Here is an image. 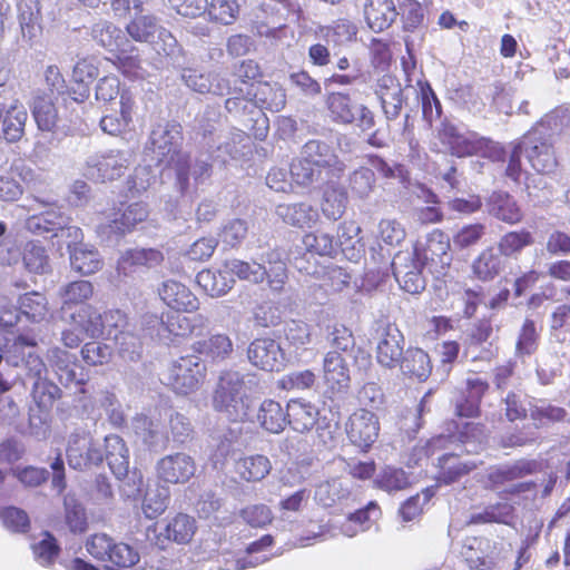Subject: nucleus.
Wrapping results in <instances>:
<instances>
[{
	"mask_svg": "<svg viewBox=\"0 0 570 570\" xmlns=\"http://www.w3.org/2000/svg\"><path fill=\"white\" fill-rule=\"evenodd\" d=\"M323 382L325 385V394L334 400L345 394L350 389V370L337 352H327L323 362Z\"/></svg>",
	"mask_w": 570,
	"mask_h": 570,
	"instance_id": "obj_11",
	"label": "nucleus"
},
{
	"mask_svg": "<svg viewBox=\"0 0 570 570\" xmlns=\"http://www.w3.org/2000/svg\"><path fill=\"white\" fill-rule=\"evenodd\" d=\"M60 218V216L51 213L32 215L27 219V228L33 234L42 235L52 233V235L56 236L58 232L63 228Z\"/></svg>",
	"mask_w": 570,
	"mask_h": 570,
	"instance_id": "obj_62",
	"label": "nucleus"
},
{
	"mask_svg": "<svg viewBox=\"0 0 570 570\" xmlns=\"http://www.w3.org/2000/svg\"><path fill=\"white\" fill-rule=\"evenodd\" d=\"M541 470V463L534 459H519L512 463L491 466L487 481L491 489L532 475Z\"/></svg>",
	"mask_w": 570,
	"mask_h": 570,
	"instance_id": "obj_15",
	"label": "nucleus"
},
{
	"mask_svg": "<svg viewBox=\"0 0 570 570\" xmlns=\"http://www.w3.org/2000/svg\"><path fill=\"white\" fill-rule=\"evenodd\" d=\"M287 405L284 407L279 401L265 399L256 413L258 425L268 433L278 434L287 426Z\"/></svg>",
	"mask_w": 570,
	"mask_h": 570,
	"instance_id": "obj_27",
	"label": "nucleus"
},
{
	"mask_svg": "<svg viewBox=\"0 0 570 570\" xmlns=\"http://www.w3.org/2000/svg\"><path fill=\"white\" fill-rule=\"evenodd\" d=\"M150 149L157 157L158 164L174 167L181 191L189 188L190 155L183 151V127L177 121H168L164 127L150 134Z\"/></svg>",
	"mask_w": 570,
	"mask_h": 570,
	"instance_id": "obj_1",
	"label": "nucleus"
},
{
	"mask_svg": "<svg viewBox=\"0 0 570 570\" xmlns=\"http://www.w3.org/2000/svg\"><path fill=\"white\" fill-rule=\"evenodd\" d=\"M49 362L58 375L60 383L65 386L72 383H76L77 385L86 384V380L83 377L78 379L75 370L70 366L71 364H75V362H71V355L67 351L60 347L51 348L49 352Z\"/></svg>",
	"mask_w": 570,
	"mask_h": 570,
	"instance_id": "obj_41",
	"label": "nucleus"
},
{
	"mask_svg": "<svg viewBox=\"0 0 570 570\" xmlns=\"http://www.w3.org/2000/svg\"><path fill=\"white\" fill-rule=\"evenodd\" d=\"M61 396V389L48 379L35 381L31 389V397L41 412H50Z\"/></svg>",
	"mask_w": 570,
	"mask_h": 570,
	"instance_id": "obj_43",
	"label": "nucleus"
},
{
	"mask_svg": "<svg viewBox=\"0 0 570 570\" xmlns=\"http://www.w3.org/2000/svg\"><path fill=\"white\" fill-rule=\"evenodd\" d=\"M524 157L531 168L539 175H550L558 167V158L551 137L532 128L520 140Z\"/></svg>",
	"mask_w": 570,
	"mask_h": 570,
	"instance_id": "obj_5",
	"label": "nucleus"
},
{
	"mask_svg": "<svg viewBox=\"0 0 570 570\" xmlns=\"http://www.w3.org/2000/svg\"><path fill=\"white\" fill-rule=\"evenodd\" d=\"M206 11L212 21L232 24L238 17L239 6L236 0H210Z\"/></svg>",
	"mask_w": 570,
	"mask_h": 570,
	"instance_id": "obj_57",
	"label": "nucleus"
},
{
	"mask_svg": "<svg viewBox=\"0 0 570 570\" xmlns=\"http://www.w3.org/2000/svg\"><path fill=\"white\" fill-rule=\"evenodd\" d=\"M0 519L6 529L13 533H27L30 519L26 511L16 507H6L0 511Z\"/></svg>",
	"mask_w": 570,
	"mask_h": 570,
	"instance_id": "obj_63",
	"label": "nucleus"
},
{
	"mask_svg": "<svg viewBox=\"0 0 570 570\" xmlns=\"http://www.w3.org/2000/svg\"><path fill=\"white\" fill-rule=\"evenodd\" d=\"M287 425L298 433L311 431L317 423L318 410L311 402L291 400L287 403Z\"/></svg>",
	"mask_w": 570,
	"mask_h": 570,
	"instance_id": "obj_29",
	"label": "nucleus"
},
{
	"mask_svg": "<svg viewBox=\"0 0 570 570\" xmlns=\"http://www.w3.org/2000/svg\"><path fill=\"white\" fill-rule=\"evenodd\" d=\"M227 272L236 275L239 279L248 281L255 284L262 283L268 278L269 286L274 289H281L286 279V269L278 266L275 278H271L264 265L256 262L248 263L239 259H233L226 263Z\"/></svg>",
	"mask_w": 570,
	"mask_h": 570,
	"instance_id": "obj_19",
	"label": "nucleus"
},
{
	"mask_svg": "<svg viewBox=\"0 0 570 570\" xmlns=\"http://www.w3.org/2000/svg\"><path fill=\"white\" fill-rule=\"evenodd\" d=\"M276 214L285 224L301 229L311 228L320 219L318 210L305 202L281 204L276 207Z\"/></svg>",
	"mask_w": 570,
	"mask_h": 570,
	"instance_id": "obj_26",
	"label": "nucleus"
},
{
	"mask_svg": "<svg viewBox=\"0 0 570 570\" xmlns=\"http://www.w3.org/2000/svg\"><path fill=\"white\" fill-rule=\"evenodd\" d=\"M485 206L490 216L505 224L517 225L523 220L521 206L508 191H492L485 200Z\"/></svg>",
	"mask_w": 570,
	"mask_h": 570,
	"instance_id": "obj_20",
	"label": "nucleus"
},
{
	"mask_svg": "<svg viewBox=\"0 0 570 570\" xmlns=\"http://www.w3.org/2000/svg\"><path fill=\"white\" fill-rule=\"evenodd\" d=\"M501 257V254L497 253L493 246L482 249L471 265L473 277L481 282L493 281L503 269Z\"/></svg>",
	"mask_w": 570,
	"mask_h": 570,
	"instance_id": "obj_31",
	"label": "nucleus"
},
{
	"mask_svg": "<svg viewBox=\"0 0 570 570\" xmlns=\"http://www.w3.org/2000/svg\"><path fill=\"white\" fill-rule=\"evenodd\" d=\"M139 559V553L131 546L124 542H115L105 563V569L128 570L136 566Z\"/></svg>",
	"mask_w": 570,
	"mask_h": 570,
	"instance_id": "obj_45",
	"label": "nucleus"
},
{
	"mask_svg": "<svg viewBox=\"0 0 570 570\" xmlns=\"http://www.w3.org/2000/svg\"><path fill=\"white\" fill-rule=\"evenodd\" d=\"M233 77L235 87L245 86L243 97L256 107L269 111H277L284 107V92L261 80L263 72L255 60L246 59L235 66Z\"/></svg>",
	"mask_w": 570,
	"mask_h": 570,
	"instance_id": "obj_2",
	"label": "nucleus"
},
{
	"mask_svg": "<svg viewBox=\"0 0 570 570\" xmlns=\"http://www.w3.org/2000/svg\"><path fill=\"white\" fill-rule=\"evenodd\" d=\"M534 244L533 234L525 229H514L504 233L498 242V252L507 258H518L524 248Z\"/></svg>",
	"mask_w": 570,
	"mask_h": 570,
	"instance_id": "obj_39",
	"label": "nucleus"
},
{
	"mask_svg": "<svg viewBox=\"0 0 570 570\" xmlns=\"http://www.w3.org/2000/svg\"><path fill=\"white\" fill-rule=\"evenodd\" d=\"M376 488L386 492H395L410 485L406 472L401 468L384 466L374 480Z\"/></svg>",
	"mask_w": 570,
	"mask_h": 570,
	"instance_id": "obj_53",
	"label": "nucleus"
},
{
	"mask_svg": "<svg viewBox=\"0 0 570 570\" xmlns=\"http://www.w3.org/2000/svg\"><path fill=\"white\" fill-rule=\"evenodd\" d=\"M134 428L136 434L148 448L157 445L163 436V423L160 417L138 414L134 419Z\"/></svg>",
	"mask_w": 570,
	"mask_h": 570,
	"instance_id": "obj_44",
	"label": "nucleus"
},
{
	"mask_svg": "<svg viewBox=\"0 0 570 570\" xmlns=\"http://www.w3.org/2000/svg\"><path fill=\"white\" fill-rule=\"evenodd\" d=\"M100 315L101 312L94 305L89 304L62 314V318L71 326L78 328L82 335L90 338H97L98 326H100L101 321Z\"/></svg>",
	"mask_w": 570,
	"mask_h": 570,
	"instance_id": "obj_34",
	"label": "nucleus"
},
{
	"mask_svg": "<svg viewBox=\"0 0 570 570\" xmlns=\"http://www.w3.org/2000/svg\"><path fill=\"white\" fill-rule=\"evenodd\" d=\"M363 14L372 31L382 32L393 24L399 12L393 0H365Z\"/></svg>",
	"mask_w": 570,
	"mask_h": 570,
	"instance_id": "obj_22",
	"label": "nucleus"
},
{
	"mask_svg": "<svg viewBox=\"0 0 570 570\" xmlns=\"http://www.w3.org/2000/svg\"><path fill=\"white\" fill-rule=\"evenodd\" d=\"M247 355L249 362L263 371H279L283 366L282 347L278 342L269 337L254 340L248 346Z\"/></svg>",
	"mask_w": 570,
	"mask_h": 570,
	"instance_id": "obj_17",
	"label": "nucleus"
},
{
	"mask_svg": "<svg viewBox=\"0 0 570 570\" xmlns=\"http://www.w3.org/2000/svg\"><path fill=\"white\" fill-rule=\"evenodd\" d=\"M164 261L163 253L153 248H132L126 250L118 261V271L125 275L140 268H150Z\"/></svg>",
	"mask_w": 570,
	"mask_h": 570,
	"instance_id": "obj_28",
	"label": "nucleus"
},
{
	"mask_svg": "<svg viewBox=\"0 0 570 570\" xmlns=\"http://www.w3.org/2000/svg\"><path fill=\"white\" fill-rule=\"evenodd\" d=\"M346 203V191L342 187L331 185L324 189L321 209L327 218L336 220L343 216Z\"/></svg>",
	"mask_w": 570,
	"mask_h": 570,
	"instance_id": "obj_46",
	"label": "nucleus"
},
{
	"mask_svg": "<svg viewBox=\"0 0 570 570\" xmlns=\"http://www.w3.org/2000/svg\"><path fill=\"white\" fill-rule=\"evenodd\" d=\"M439 140L449 147L450 153L456 157L476 155L483 147H488L491 140L479 138L470 139L461 134L458 127L449 121H442L438 130Z\"/></svg>",
	"mask_w": 570,
	"mask_h": 570,
	"instance_id": "obj_14",
	"label": "nucleus"
},
{
	"mask_svg": "<svg viewBox=\"0 0 570 570\" xmlns=\"http://www.w3.org/2000/svg\"><path fill=\"white\" fill-rule=\"evenodd\" d=\"M196 282L212 297L222 296L232 287L224 271L203 269L197 274Z\"/></svg>",
	"mask_w": 570,
	"mask_h": 570,
	"instance_id": "obj_47",
	"label": "nucleus"
},
{
	"mask_svg": "<svg viewBox=\"0 0 570 570\" xmlns=\"http://www.w3.org/2000/svg\"><path fill=\"white\" fill-rule=\"evenodd\" d=\"M325 106L333 122L350 125L355 121V114L350 94L331 91L325 96Z\"/></svg>",
	"mask_w": 570,
	"mask_h": 570,
	"instance_id": "obj_38",
	"label": "nucleus"
},
{
	"mask_svg": "<svg viewBox=\"0 0 570 570\" xmlns=\"http://www.w3.org/2000/svg\"><path fill=\"white\" fill-rule=\"evenodd\" d=\"M213 406L230 422L248 420L253 401L246 392L245 382L239 377H222L213 396Z\"/></svg>",
	"mask_w": 570,
	"mask_h": 570,
	"instance_id": "obj_3",
	"label": "nucleus"
},
{
	"mask_svg": "<svg viewBox=\"0 0 570 570\" xmlns=\"http://www.w3.org/2000/svg\"><path fill=\"white\" fill-rule=\"evenodd\" d=\"M19 311L31 322L42 321L48 313V301L39 292H28L18 299Z\"/></svg>",
	"mask_w": 570,
	"mask_h": 570,
	"instance_id": "obj_49",
	"label": "nucleus"
},
{
	"mask_svg": "<svg viewBox=\"0 0 570 570\" xmlns=\"http://www.w3.org/2000/svg\"><path fill=\"white\" fill-rule=\"evenodd\" d=\"M197 529V521L193 515L177 512L167 519L164 529L156 537V542L161 548H166L167 543L188 544Z\"/></svg>",
	"mask_w": 570,
	"mask_h": 570,
	"instance_id": "obj_12",
	"label": "nucleus"
},
{
	"mask_svg": "<svg viewBox=\"0 0 570 570\" xmlns=\"http://www.w3.org/2000/svg\"><path fill=\"white\" fill-rule=\"evenodd\" d=\"M65 522L70 532L81 534L88 530V518L85 507L73 498H65Z\"/></svg>",
	"mask_w": 570,
	"mask_h": 570,
	"instance_id": "obj_55",
	"label": "nucleus"
},
{
	"mask_svg": "<svg viewBox=\"0 0 570 570\" xmlns=\"http://www.w3.org/2000/svg\"><path fill=\"white\" fill-rule=\"evenodd\" d=\"M207 317L202 314H186L185 312L173 309L163 313L160 318V324L165 332L183 338L190 337L197 331L200 333L207 326Z\"/></svg>",
	"mask_w": 570,
	"mask_h": 570,
	"instance_id": "obj_18",
	"label": "nucleus"
},
{
	"mask_svg": "<svg viewBox=\"0 0 570 570\" xmlns=\"http://www.w3.org/2000/svg\"><path fill=\"white\" fill-rule=\"evenodd\" d=\"M206 379V366L196 355L175 360L165 374V385L179 395H189L200 389Z\"/></svg>",
	"mask_w": 570,
	"mask_h": 570,
	"instance_id": "obj_4",
	"label": "nucleus"
},
{
	"mask_svg": "<svg viewBox=\"0 0 570 570\" xmlns=\"http://www.w3.org/2000/svg\"><path fill=\"white\" fill-rule=\"evenodd\" d=\"M305 249L318 256H332L335 249V243L332 235L320 232H308L303 236Z\"/></svg>",
	"mask_w": 570,
	"mask_h": 570,
	"instance_id": "obj_59",
	"label": "nucleus"
},
{
	"mask_svg": "<svg viewBox=\"0 0 570 570\" xmlns=\"http://www.w3.org/2000/svg\"><path fill=\"white\" fill-rule=\"evenodd\" d=\"M101 214L104 216V222L100 224L101 232L108 236H118L130 233L138 223L145 220L147 209L140 203L129 205L120 203L119 206H112Z\"/></svg>",
	"mask_w": 570,
	"mask_h": 570,
	"instance_id": "obj_6",
	"label": "nucleus"
},
{
	"mask_svg": "<svg viewBox=\"0 0 570 570\" xmlns=\"http://www.w3.org/2000/svg\"><path fill=\"white\" fill-rule=\"evenodd\" d=\"M478 468V464L461 454L444 452L438 456L435 464V481L439 485H451L461 481Z\"/></svg>",
	"mask_w": 570,
	"mask_h": 570,
	"instance_id": "obj_13",
	"label": "nucleus"
},
{
	"mask_svg": "<svg viewBox=\"0 0 570 570\" xmlns=\"http://www.w3.org/2000/svg\"><path fill=\"white\" fill-rule=\"evenodd\" d=\"M183 78L187 87L199 94L223 96L228 89V83L218 75L202 72L193 68L186 69Z\"/></svg>",
	"mask_w": 570,
	"mask_h": 570,
	"instance_id": "obj_32",
	"label": "nucleus"
},
{
	"mask_svg": "<svg viewBox=\"0 0 570 570\" xmlns=\"http://www.w3.org/2000/svg\"><path fill=\"white\" fill-rule=\"evenodd\" d=\"M397 12L404 31L413 32L424 21V10L417 0H402Z\"/></svg>",
	"mask_w": 570,
	"mask_h": 570,
	"instance_id": "obj_56",
	"label": "nucleus"
},
{
	"mask_svg": "<svg viewBox=\"0 0 570 570\" xmlns=\"http://www.w3.org/2000/svg\"><path fill=\"white\" fill-rule=\"evenodd\" d=\"M120 38L126 47L111 48L110 42H106L101 39L102 45L114 53V57L110 59L112 65L127 78L129 79H138L144 77V69L140 63L138 50L136 47L129 45L128 40L124 37L117 36V39Z\"/></svg>",
	"mask_w": 570,
	"mask_h": 570,
	"instance_id": "obj_23",
	"label": "nucleus"
},
{
	"mask_svg": "<svg viewBox=\"0 0 570 570\" xmlns=\"http://www.w3.org/2000/svg\"><path fill=\"white\" fill-rule=\"evenodd\" d=\"M66 456L69 466L79 471L99 465L104 460L100 446L86 433L70 435Z\"/></svg>",
	"mask_w": 570,
	"mask_h": 570,
	"instance_id": "obj_8",
	"label": "nucleus"
},
{
	"mask_svg": "<svg viewBox=\"0 0 570 570\" xmlns=\"http://www.w3.org/2000/svg\"><path fill=\"white\" fill-rule=\"evenodd\" d=\"M157 293L159 299L169 309L194 314L200 308V301L197 295L186 284L179 281H164L159 285Z\"/></svg>",
	"mask_w": 570,
	"mask_h": 570,
	"instance_id": "obj_10",
	"label": "nucleus"
},
{
	"mask_svg": "<svg viewBox=\"0 0 570 570\" xmlns=\"http://www.w3.org/2000/svg\"><path fill=\"white\" fill-rule=\"evenodd\" d=\"M169 500L170 494L167 488L157 489L156 491H147L142 501L144 513L149 519L159 517L168 508Z\"/></svg>",
	"mask_w": 570,
	"mask_h": 570,
	"instance_id": "obj_61",
	"label": "nucleus"
},
{
	"mask_svg": "<svg viewBox=\"0 0 570 570\" xmlns=\"http://www.w3.org/2000/svg\"><path fill=\"white\" fill-rule=\"evenodd\" d=\"M22 261L29 273L43 275L51 271L49 256L43 246L29 242L26 244Z\"/></svg>",
	"mask_w": 570,
	"mask_h": 570,
	"instance_id": "obj_48",
	"label": "nucleus"
},
{
	"mask_svg": "<svg viewBox=\"0 0 570 570\" xmlns=\"http://www.w3.org/2000/svg\"><path fill=\"white\" fill-rule=\"evenodd\" d=\"M28 119V114L24 106L14 100L6 110L2 116V136L8 142H17L24 135V127Z\"/></svg>",
	"mask_w": 570,
	"mask_h": 570,
	"instance_id": "obj_33",
	"label": "nucleus"
},
{
	"mask_svg": "<svg viewBox=\"0 0 570 570\" xmlns=\"http://www.w3.org/2000/svg\"><path fill=\"white\" fill-rule=\"evenodd\" d=\"M345 432L353 445L362 452H367L379 438V419L373 412L358 409L347 419Z\"/></svg>",
	"mask_w": 570,
	"mask_h": 570,
	"instance_id": "obj_7",
	"label": "nucleus"
},
{
	"mask_svg": "<svg viewBox=\"0 0 570 570\" xmlns=\"http://www.w3.org/2000/svg\"><path fill=\"white\" fill-rule=\"evenodd\" d=\"M80 355L88 366H102L110 362L112 348L104 342L91 341L81 346Z\"/></svg>",
	"mask_w": 570,
	"mask_h": 570,
	"instance_id": "obj_58",
	"label": "nucleus"
},
{
	"mask_svg": "<svg viewBox=\"0 0 570 570\" xmlns=\"http://www.w3.org/2000/svg\"><path fill=\"white\" fill-rule=\"evenodd\" d=\"M375 94L386 118L390 120L397 118L403 107L402 89L397 80L390 75L382 76L377 81Z\"/></svg>",
	"mask_w": 570,
	"mask_h": 570,
	"instance_id": "obj_25",
	"label": "nucleus"
},
{
	"mask_svg": "<svg viewBox=\"0 0 570 570\" xmlns=\"http://www.w3.org/2000/svg\"><path fill=\"white\" fill-rule=\"evenodd\" d=\"M567 410L551 403L542 402L530 409V417L535 428H543L550 424L563 422L567 417Z\"/></svg>",
	"mask_w": 570,
	"mask_h": 570,
	"instance_id": "obj_54",
	"label": "nucleus"
},
{
	"mask_svg": "<svg viewBox=\"0 0 570 570\" xmlns=\"http://www.w3.org/2000/svg\"><path fill=\"white\" fill-rule=\"evenodd\" d=\"M32 116L42 131H52L57 127L58 111L49 95H39L31 106Z\"/></svg>",
	"mask_w": 570,
	"mask_h": 570,
	"instance_id": "obj_42",
	"label": "nucleus"
},
{
	"mask_svg": "<svg viewBox=\"0 0 570 570\" xmlns=\"http://www.w3.org/2000/svg\"><path fill=\"white\" fill-rule=\"evenodd\" d=\"M31 550L36 561L43 567L55 564L61 552V548L57 539L49 531H45L42 533V539L39 542L33 543L31 546Z\"/></svg>",
	"mask_w": 570,
	"mask_h": 570,
	"instance_id": "obj_52",
	"label": "nucleus"
},
{
	"mask_svg": "<svg viewBox=\"0 0 570 570\" xmlns=\"http://www.w3.org/2000/svg\"><path fill=\"white\" fill-rule=\"evenodd\" d=\"M95 296V286L90 281H71L59 289L61 315L89 305Z\"/></svg>",
	"mask_w": 570,
	"mask_h": 570,
	"instance_id": "obj_24",
	"label": "nucleus"
},
{
	"mask_svg": "<svg viewBox=\"0 0 570 570\" xmlns=\"http://www.w3.org/2000/svg\"><path fill=\"white\" fill-rule=\"evenodd\" d=\"M70 265L81 275H91L101 269L102 261L97 250L75 247L70 254Z\"/></svg>",
	"mask_w": 570,
	"mask_h": 570,
	"instance_id": "obj_50",
	"label": "nucleus"
},
{
	"mask_svg": "<svg viewBox=\"0 0 570 570\" xmlns=\"http://www.w3.org/2000/svg\"><path fill=\"white\" fill-rule=\"evenodd\" d=\"M18 19L23 38L32 41L41 36L42 17L39 0H19Z\"/></svg>",
	"mask_w": 570,
	"mask_h": 570,
	"instance_id": "obj_30",
	"label": "nucleus"
},
{
	"mask_svg": "<svg viewBox=\"0 0 570 570\" xmlns=\"http://www.w3.org/2000/svg\"><path fill=\"white\" fill-rule=\"evenodd\" d=\"M320 174V165L307 158L297 159L291 165V176L301 186L312 184Z\"/></svg>",
	"mask_w": 570,
	"mask_h": 570,
	"instance_id": "obj_64",
	"label": "nucleus"
},
{
	"mask_svg": "<svg viewBox=\"0 0 570 570\" xmlns=\"http://www.w3.org/2000/svg\"><path fill=\"white\" fill-rule=\"evenodd\" d=\"M129 166V159L124 151H110L101 155L87 167V177L97 183H107L120 178Z\"/></svg>",
	"mask_w": 570,
	"mask_h": 570,
	"instance_id": "obj_16",
	"label": "nucleus"
},
{
	"mask_svg": "<svg viewBox=\"0 0 570 570\" xmlns=\"http://www.w3.org/2000/svg\"><path fill=\"white\" fill-rule=\"evenodd\" d=\"M272 464L263 454H253L240 458L235 464V471L240 479L247 482H257L269 474Z\"/></svg>",
	"mask_w": 570,
	"mask_h": 570,
	"instance_id": "obj_40",
	"label": "nucleus"
},
{
	"mask_svg": "<svg viewBox=\"0 0 570 570\" xmlns=\"http://www.w3.org/2000/svg\"><path fill=\"white\" fill-rule=\"evenodd\" d=\"M100 328L97 332V338L118 341L120 337L129 334L128 315L119 308H109L101 312Z\"/></svg>",
	"mask_w": 570,
	"mask_h": 570,
	"instance_id": "obj_35",
	"label": "nucleus"
},
{
	"mask_svg": "<svg viewBox=\"0 0 570 570\" xmlns=\"http://www.w3.org/2000/svg\"><path fill=\"white\" fill-rule=\"evenodd\" d=\"M403 373L419 381H425L432 372L429 354L419 347H410L400 362Z\"/></svg>",
	"mask_w": 570,
	"mask_h": 570,
	"instance_id": "obj_37",
	"label": "nucleus"
},
{
	"mask_svg": "<svg viewBox=\"0 0 570 570\" xmlns=\"http://www.w3.org/2000/svg\"><path fill=\"white\" fill-rule=\"evenodd\" d=\"M191 347L195 353L204 355L210 362L224 361L233 353V342L226 334H214L196 341Z\"/></svg>",
	"mask_w": 570,
	"mask_h": 570,
	"instance_id": "obj_36",
	"label": "nucleus"
},
{
	"mask_svg": "<svg viewBox=\"0 0 570 570\" xmlns=\"http://www.w3.org/2000/svg\"><path fill=\"white\" fill-rule=\"evenodd\" d=\"M393 274L400 287L410 294H420L425 288V278L414 263L404 267L393 265Z\"/></svg>",
	"mask_w": 570,
	"mask_h": 570,
	"instance_id": "obj_51",
	"label": "nucleus"
},
{
	"mask_svg": "<svg viewBox=\"0 0 570 570\" xmlns=\"http://www.w3.org/2000/svg\"><path fill=\"white\" fill-rule=\"evenodd\" d=\"M423 118L431 125L442 115V106L428 81H419Z\"/></svg>",
	"mask_w": 570,
	"mask_h": 570,
	"instance_id": "obj_60",
	"label": "nucleus"
},
{
	"mask_svg": "<svg viewBox=\"0 0 570 570\" xmlns=\"http://www.w3.org/2000/svg\"><path fill=\"white\" fill-rule=\"evenodd\" d=\"M404 336L402 332L392 324H389L376 348L377 362L389 368L397 366L403 358Z\"/></svg>",
	"mask_w": 570,
	"mask_h": 570,
	"instance_id": "obj_21",
	"label": "nucleus"
},
{
	"mask_svg": "<svg viewBox=\"0 0 570 570\" xmlns=\"http://www.w3.org/2000/svg\"><path fill=\"white\" fill-rule=\"evenodd\" d=\"M195 472V460L183 452L165 455L156 464L157 479L167 484H184Z\"/></svg>",
	"mask_w": 570,
	"mask_h": 570,
	"instance_id": "obj_9",
	"label": "nucleus"
}]
</instances>
